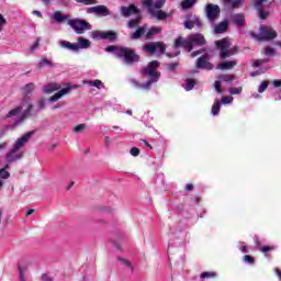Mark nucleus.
Here are the masks:
<instances>
[{
  "label": "nucleus",
  "mask_w": 281,
  "mask_h": 281,
  "mask_svg": "<svg viewBox=\"0 0 281 281\" xmlns=\"http://www.w3.org/2000/svg\"><path fill=\"white\" fill-rule=\"evenodd\" d=\"M33 106L34 105H32V101L30 100V97H25L22 100L20 106L14 108L13 110H10L5 114L4 120H8L9 122H12V120H13L14 126H19V124H21V122H23V120H25V117H27V115H30Z\"/></svg>",
  "instance_id": "1"
},
{
  "label": "nucleus",
  "mask_w": 281,
  "mask_h": 281,
  "mask_svg": "<svg viewBox=\"0 0 281 281\" xmlns=\"http://www.w3.org/2000/svg\"><path fill=\"white\" fill-rule=\"evenodd\" d=\"M159 68V61L154 60L150 61L146 68L143 69L144 76H148L149 80L146 83H139L137 81H133V85L137 89H150V85L158 82L159 78L161 77V74L157 71Z\"/></svg>",
  "instance_id": "2"
},
{
  "label": "nucleus",
  "mask_w": 281,
  "mask_h": 281,
  "mask_svg": "<svg viewBox=\"0 0 281 281\" xmlns=\"http://www.w3.org/2000/svg\"><path fill=\"white\" fill-rule=\"evenodd\" d=\"M32 135L34 132H29L23 134L20 138H18L13 145L11 151L7 155V161L12 164V161H16V159H22L25 151H23V147L32 139Z\"/></svg>",
  "instance_id": "3"
},
{
  "label": "nucleus",
  "mask_w": 281,
  "mask_h": 281,
  "mask_svg": "<svg viewBox=\"0 0 281 281\" xmlns=\"http://www.w3.org/2000/svg\"><path fill=\"white\" fill-rule=\"evenodd\" d=\"M105 52L115 54L117 58H123L127 64L137 63V60H139V56L135 54L133 49L127 47H117L111 45L105 48Z\"/></svg>",
  "instance_id": "4"
},
{
  "label": "nucleus",
  "mask_w": 281,
  "mask_h": 281,
  "mask_svg": "<svg viewBox=\"0 0 281 281\" xmlns=\"http://www.w3.org/2000/svg\"><path fill=\"white\" fill-rule=\"evenodd\" d=\"M194 45H205V37L202 34L190 35L187 40L183 37H178L175 42V47H183L188 52H192Z\"/></svg>",
  "instance_id": "5"
},
{
  "label": "nucleus",
  "mask_w": 281,
  "mask_h": 281,
  "mask_svg": "<svg viewBox=\"0 0 281 281\" xmlns=\"http://www.w3.org/2000/svg\"><path fill=\"white\" fill-rule=\"evenodd\" d=\"M143 3L148 8L149 14L155 19H158V21H164V19L168 18V13L161 11V8L166 5V0H144Z\"/></svg>",
  "instance_id": "6"
},
{
  "label": "nucleus",
  "mask_w": 281,
  "mask_h": 281,
  "mask_svg": "<svg viewBox=\"0 0 281 281\" xmlns=\"http://www.w3.org/2000/svg\"><path fill=\"white\" fill-rule=\"evenodd\" d=\"M215 44L220 49L221 58H229L231 56H234V54H238V46L232 47V42L227 38L217 41Z\"/></svg>",
  "instance_id": "7"
},
{
  "label": "nucleus",
  "mask_w": 281,
  "mask_h": 281,
  "mask_svg": "<svg viewBox=\"0 0 281 281\" xmlns=\"http://www.w3.org/2000/svg\"><path fill=\"white\" fill-rule=\"evenodd\" d=\"M59 45L64 47V49H69V52H80V49H89V47H91V41L79 37L77 43L60 41Z\"/></svg>",
  "instance_id": "8"
},
{
  "label": "nucleus",
  "mask_w": 281,
  "mask_h": 281,
  "mask_svg": "<svg viewBox=\"0 0 281 281\" xmlns=\"http://www.w3.org/2000/svg\"><path fill=\"white\" fill-rule=\"evenodd\" d=\"M161 33V27L159 26H154L151 29H149L146 32V26H140L136 30L135 33H133L131 35V38H133L134 41H137V38H140L142 36H144L145 34V38H150L151 36H157V34Z\"/></svg>",
  "instance_id": "9"
},
{
  "label": "nucleus",
  "mask_w": 281,
  "mask_h": 281,
  "mask_svg": "<svg viewBox=\"0 0 281 281\" xmlns=\"http://www.w3.org/2000/svg\"><path fill=\"white\" fill-rule=\"evenodd\" d=\"M252 37L256 38V41H273V38L278 37V33L276 30L271 29V26L261 25L259 35L252 34Z\"/></svg>",
  "instance_id": "10"
},
{
  "label": "nucleus",
  "mask_w": 281,
  "mask_h": 281,
  "mask_svg": "<svg viewBox=\"0 0 281 281\" xmlns=\"http://www.w3.org/2000/svg\"><path fill=\"white\" fill-rule=\"evenodd\" d=\"M68 25H70V27H72V30L77 34H85V32H87V30H91V24H89L87 21L80 20V19L68 20Z\"/></svg>",
  "instance_id": "11"
},
{
  "label": "nucleus",
  "mask_w": 281,
  "mask_h": 281,
  "mask_svg": "<svg viewBox=\"0 0 281 281\" xmlns=\"http://www.w3.org/2000/svg\"><path fill=\"white\" fill-rule=\"evenodd\" d=\"M91 38H93L94 41H102V40L115 41V38H117V33L113 31H108V32L93 31L91 33Z\"/></svg>",
  "instance_id": "12"
},
{
  "label": "nucleus",
  "mask_w": 281,
  "mask_h": 281,
  "mask_svg": "<svg viewBox=\"0 0 281 281\" xmlns=\"http://www.w3.org/2000/svg\"><path fill=\"white\" fill-rule=\"evenodd\" d=\"M145 52L148 54H164L166 52V45L160 42H151L144 46Z\"/></svg>",
  "instance_id": "13"
},
{
  "label": "nucleus",
  "mask_w": 281,
  "mask_h": 281,
  "mask_svg": "<svg viewBox=\"0 0 281 281\" xmlns=\"http://www.w3.org/2000/svg\"><path fill=\"white\" fill-rule=\"evenodd\" d=\"M206 16L211 23H214L215 19H218L221 16V8L216 4H207L206 9Z\"/></svg>",
  "instance_id": "14"
},
{
  "label": "nucleus",
  "mask_w": 281,
  "mask_h": 281,
  "mask_svg": "<svg viewBox=\"0 0 281 281\" xmlns=\"http://www.w3.org/2000/svg\"><path fill=\"white\" fill-rule=\"evenodd\" d=\"M88 14H97V16H109L111 11L105 5H97L87 9Z\"/></svg>",
  "instance_id": "15"
},
{
  "label": "nucleus",
  "mask_w": 281,
  "mask_h": 281,
  "mask_svg": "<svg viewBox=\"0 0 281 281\" xmlns=\"http://www.w3.org/2000/svg\"><path fill=\"white\" fill-rule=\"evenodd\" d=\"M71 89H74V87H66L64 89H60L59 91H57L54 95H52L48 99V102H58V100H61V98H65V95H68V93H70Z\"/></svg>",
  "instance_id": "16"
},
{
  "label": "nucleus",
  "mask_w": 281,
  "mask_h": 281,
  "mask_svg": "<svg viewBox=\"0 0 281 281\" xmlns=\"http://www.w3.org/2000/svg\"><path fill=\"white\" fill-rule=\"evenodd\" d=\"M265 3H267V0H254V8L258 11L260 19H267L269 16V12L262 10Z\"/></svg>",
  "instance_id": "17"
},
{
  "label": "nucleus",
  "mask_w": 281,
  "mask_h": 281,
  "mask_svg": "<svg viewBox=\"0 0 281 281\" xmlns=\"http://www.w3.org/2000/svg\"><path fill=\"white\" fill-rule=\"evenodd\" d=\"M209 60V55H202L196 61L198 69H212V64Z\"/></svg>",
  "instance_id": "18"
},
{
  "label": "nucleus",
  "mask_w": 281,
  "mask_h": 281,
  "mask_svg": "<svg viewBox=\"0 0 281 281\" xmlns=\"http://www.w3.org/2000/svg\"><path fill=\"white\" fill-rule=\"evenodd\" d=\"M61 86L57 82H49L43 87V93L52 94L55 93V91H60Z\"/></svg>",
  "instance_id": "19"
},
{
  "label": "nucleus",
  "mask_w": 281,
  "mask_h": 281,
  "mask_svg": "<svg viewBox=\"0 0 281 281\" xmlns=\"http://www.w3.org/2000/svg\"><path fill=\"white\" fill-rule=\"evenodd\" d=\"M56 23H65V21H71V15L69 14H63L60 11H55L53 15L50 16Z\"/></svg>",
  "instance_id": "20"
},
{
  "label": "nucleus",
  "mask_w": 281,
  "mask_h": 281,
  "mask_svg": "<svg viewBox=\"0 0 281 281\" xmlns=\"http://www.w3.org/2000/svg\"><path fill=\"white\" fill-rule=\"evenodd\" d=\"M238 65V60L234 59V60H226L223 63H220L217 65V69H221L222 71H227L229 69H234V67H236Z\"/></svg>",
  "instance_id": "21"
},
{
  "label": "nucleus",
  "mask_w": 281,
  "mask_h": 281,
  "mask_svg": "<svg viewBox=\"0 0 281 281\" xmlns=\"http://www.w3.org/2000/svg\"><path fill=\"white\" fill-rule=\"evenodd\" d=\"M27 269H30L29 261H22V263L19 265V280L20 281H26L25 273H27Z\"/></svg>",
  "instance_id": "22"
},
{
  "label": "nucleus",
  "mask_w": 281,
  "mask_h": 281,
  "mask_svg": "<svg viewBox=\"0 0 281 281\" xmlns=\"http://www.w3.org/2000/svg\"><path fill=\"white\" fill-rule=\"evenodd\" d=\"M121 13L123 14V16H131V14H139V10L136 9V7L132 4L128 8L122 7Z\"/></svg>",
  "instance_id": "23"
},
{
  "label": "nucleus",
  "mask_w": 281,
  "mask_h": 281,
  "mask_svg": "<svg viewBox=\"0 0 281 281\" xmlns=\"http://www.w3.org/2000/svg\"><path fill=\"white\" fill-rule=\"evenodd\" d=\"M233 23H235V25H238V27H240L241 25H245V15L240 13L234 14Z\"/></svg>",
  "instance_id": "24"
},
{
  "label": "nucleus",
  "mask_w": 281,
  "mask_h": 281,
  "mask_svg": "<svg viewBox=\"0 0 281 281\" xmlns=\"http://www.w3.org/2000/svg\"><path fill=\"white\" fill-rule=\"evenodd\" d=\"M83 85H89V87H95L97 89H104V83L100 81L99 79H95L93 81L86 80L83 81Z\"/></svg>",
  "instance_id": "25"
},
{
  "label": "nucleus",
  "mask_w": 281,
  "mask_h": 281,
  "mask_svg": "<svg viewBox=\"0 0 281 281\" xmlns=\"http://www.w3.org/2000/svg\"><path fill=\"white\" fill-rule=\"evenodd\" d=\"M194 25L201 26V21L196 18H194L192 21L184 22V27L187 30H192V27H194Z\"/></svg>",
  "instance_id": "26"
},
{
  "label": "nucleus",
  "mask_w": 281,
  "mask_h": 281,
  "mask_svg": "<svg viewBox=\"0 0 281 281\" xmlns=\"http://www.w3.org/2000/svg\"><path fill=\"white\" fill-rule=\"evenodd\" d=\"M227 30V22H222L214 26L215 34H223Z\"/></svg>",
  "instance_id": "27"
},
{
  "label": "nucleus",
  "mask_w": 281,
  "mask_h": 281,
  "mask_svg": "<svg viewBox=\"0 0 281 281\" xmlns=\"http://www.w3.org/2000/svg\"><path fill=\"white\" fill-rule=\"evenodd\" d=\"M211 113L212 115H218L221 113V101L218 99L214 101Z\"/></svg>",
  "instance_id": "28"
},
{
  "label": "nucleus",
  "mask_w": 281,
  "mask_h": 281,
  "mask_svg": "<svg viewBox=\"0 0 281 281\" xmlns=\"http://www.w3.org/2000/svg\"><path fill=\"white\" fill-rule=\"evenodd\" d=\"M247 0H232L228 3H231V8L233 10H237L238 8H243L245 5Z\"/></svg>",
  "instance_id": "29"
},
{
  "label": "nucleus",
  "mask_w": 281,
  "mask_h": 281,
  "mask_svg": "<svg viewBox=\"0 0 281 281\" xmlns=\"http://www.w3.org/2000/svg\"><path fill=\"white\" fill-rule=\"evenodd\" d=\"M194 3H196V0H182L181 8L182 10H190Z\"/></svg>",
  "instance_id": "30"
},
{
  "label": "nucleus",
  "mask_w": 281,
  "mask_h": 281,
  "mask_svg": "<svg viewBox=\"0 0 281 281\" xmlns=\"http://www.w3.org/2000/svg\"><path fill=\"white\" fill-rule=\"evenodd\" d=\"M10 177V172H8L5 169L0 170V190L3 188V179H8Z\"/></svg>",
  "instance_id": "31"
},
{
  "label": "nucleus",
  "mask_w": 281,
  "mask_h": 281,
  "mask_svg": "<svg viewBox=\"0 0 281 281\" xmlns=\"http://www.w3.org/2000/svg\"><path fill=\"white\" fill-rule=\"evenodd\" d=\"M194 85H196V81H194V79H187L184 86L186 91H192V89H194Z\"/></svg>",
  "instance_id": "32"
},
{
  "label": "nucleus",
  "mask_w": 281,
  "mask_h": 281,
  "mask_svg": "<svg viewBox=\"0 0 281 281\" xmlns=\"http://www.w3.org/2000/svg\"><path fill=\"white\" fill-rule=\"evenodd\" d=\"M268 88H269V81H268V80H263V81L259 85V87H258V93H265Z\"/></svg>",
  "instance_id": "33"
},
{
  "label": "nucleus",
  "mask_w": 281,
  "mask_h": 281,
  "mask_svg": "<svg viewBox=\"0 0 281 281\" xmlns=\"http://www.w3.org/2000/svg\"><path fill=\"white\" fill-rule=\"evenodd\" d=\"M85 131H87V124H79L74 127V133H76V135H80V133H85Z\"/></svg>",
  "instance_id": "34"
},
{
  "label": "nucleus",
  "mask_w": 281,
  "mask_h": 281,
  "mask_svg": "<svg viewBox=\"0 0 281 281\" xmlns=\"http://www.w3.org/2000/svg\"><path fill=\"white\" fill-rule=\"evenodd\" d=\"M228 93H231V95H240V93H243V87L229 88Z\"/></svg>",
  "instance_id": "35"
},
{
  "label": "nucleus",
  "mask_w": 281,
  "mask_h": 281,
  "mask_svg": "<svg viewBox=\"0 0 281 281\" xmlns=\"http://www.w3.org/2000/svg\"><path fill=\"white\" fill-rule=\"evenodd\" d=\"M220 80H222L223 82H232L235 80V77L234 75H221Z\"/></svg>",
  "instance_id": "36"
},
{
  "label": "nucleus",
  "mask_w": 281,
  "mask_h": 281,
  "mask_svg": "<svg viewBox=\"0 0 281 281\" xmlns=\"http://www.w3.org/2000/svg\"><path fill=\"white\" fill-rule=\"evenodd\" d=\"M265 55L266 56H276V48H273L271 46H267L265 48Z\"/></svg>",
  "instance_id": "37"
},
{
  "label": "nucleus",
  "mask_w": 281,
  "mask_h": 281,
  "mask_svg": "<svg viewBox=\"0 0 281 281\" xmlns=\"http://www.w3.org/2000/svg\"><path fill=\"white\" fill-rule=\"evenodd\" d=\"M34 89H35L34 83H27V85L23 88V91H24V93H32V91H34Z\"/></svg>",
  "instance_id": "38"
},
{
  "label": "nucleus",
  "mask_w": 281,
  "mask_h": 281,
  "mask_svg": "<svg viewBox=\"0 0 281 281\" xmlns=\"http://www.w3.org/2000/svg\"><path fill=\"white\" fill-rule=\"evenodd\" d=\"M239 249L243 254H249V247L245 243H239Z\"/></svg>",
  "instance_id": "39"
},
{
  "label": "nucleus",
  "mask_w": 281,
  "mask_h": 281,
  "mask_svg": "<svg viewBox=\"0 0 281 281\" xmlns=\"http://www.w3.org/2000/svg\"><path fill=\"white\" fill-rule=\"evenodd\" d=\"M234 102V97H223L222 104H232Z\"/></svg>",
  "instance_id": "40"
},
{
  "label": "nucleus",
  "mask_w": 281,
  "mask_h": 281,
  "mask_svg": "<svg viewBox=\"0 0 281 281\" xmlns=\"http://www.w3.org/2000/svg\"><path fill=\"white\" fill-rule=\"evenodd\" d=\"M77 3H83L85 5H93L95 0H75Z\"/></svg>",
  "instance_id": "41"
},
{
  "label": "nucleus",
  "mask_w": 281,
  "mask_h": 281,
  "mask_svg": "<svg viewBox=\"0 0 281 281\" xmlns=\"http://www.w3.org/2000/svg\"><path fill=\"white\" fill-rule=\"evenodd\" d=\"M201 278L202 280H205V278H216V274L214 272H203Z\"/></svg>",
  "instance_id": "42"
},
{
  "label": "nucleus",
  "mask_w": 281,
  "mask_h": 281,
  "mask_svg": "<svg viewBox=\"0 0 281 281\" xmlns=\"http://www.w3.org/2000/svg\"><path fill=\"white\" fill-rule=\"evenodd\" d=\"M8 24V20L0 13V32L3 30V26Z\"/></svg>",
  "instance_id": "43"
},
{
  "label": "nucleus",
  "mask_w": 281,
  "mask_h": 281,
  "mask_svg": "<svg viewBox=\"0 0 281 281\" xmlns=\"http://www.w3.org/2000/svg\"><path fill=\"white\" fill-rule=\"evenodd\" d=\"M45 104H46L45 99H41V100L37 102V109H38V111H43V109H45Z\"/></svg>",
  "instance_id": "44"
},
{
  "label": "nucleus",
  "mask_w": 281,
  "mask_h": 281,
  "mask_svg": "<svg viewBox=\"0 0 281 281\" xmlns=\"http://www.w3.org/2000/svg\"><path fill=\"white\" fill-rule=\"evenodd\" d=\"M273 249H276L273 246H263L260 248V251H262V254H267V251H273Z\"/></svg>",
  "instance_id": "45"
},
{
  "label": "nucleus",
  "mask_w": 281,
  "mask_h": 281,
  "mask_svg": "<svg viewBox=\"0 0 281 281\" xmlns=\"http://www.w3.org/2000/svg\"><path fill=\"white\" fill-rule=\"evenodd\" d=\"M244 262H247L248 265H254V257L249 255L244 256Z\"/></svg>",
  "instance_id": "46"
},
{
  "label": "nucleus",
  "mask_w": 281,
  "mask_h": 281,
  "mask_svg": "<svg viewBox=\"0 0 281 281\" xmlns=\"http://www.w3.org/2000/svg\"><path fill=\"white\" fill-rule=\"evenodd\" d=\"M40 67H45V65H52V61L47 58H44L40 61Z\"/></svg>",
  "instance_id": "47"
},
{
  "label": "nucleus",
  "mask_w": 281,
  "mask_h": 281,
  "mask_svg": "<svg viewBox=\"0 0 281 281\" xmlns=\"http://www.w3.org/2000/svg\"><path fill=\"white\" fill-rule=\"evenodd\" d=\"M138 21H139V18L131 20L127 24V27H135V25H137Z\"/></svg>",
  "instance_id": "48"
},
{
  "label": "nucleus",
  "mask_w": 281,
  "mask_h": 281,
  "mask_svg": "<svg viewBox=\"0 0 281 281\" xmlns=\"http://www.w3.org/2000/svg\"><path fill=\"white\" fill-rule=\"evenodd\" d=\"M131 155H132L133 157H138V156H139V148L133 147V148L131 149Z\"/></svg>",
  "instance_id": "49"
},
{
  "label": "nucleus",
  "mask_w": 281,
  "mask_h": 281,
  "mask_svg": "<svg viewBox=\"0 0 281 281\" xmlns=\"http://www.w3.org/2000/svg\"><path fill=\"white\" fill-rule=\"evenodd\" d=\"M214 88L217 93H223V90L221 89V81H215Z\"/></svg>",
  "instance_id": "50"
},
{
  "label": "nucleus",
  "mask_w": 281,
  "mask_h": 281,
  "mask_svg": "<svg viewBox=\"0 0 281 281\" xmlns=\"http://www.w3.org/2000/svg\"><path fill=\"white\" fill-rule=\"evenodd\" d=\"M260 65H265V60L263 59H257L252 64L254 67H260Z\"/></svg>",
  "instance_id": "51"
},
{
  "label": "nucleus",
  "mask_w": 281,
  "mask_h": 281,
  "mask_svg": "<svg viewBox=\"0 0 281 281\" xmlns=\"http://www.w3.org/2000/svg\"><path fill=\"white\" fill-rule=\"evenodd\" d=\"M122 265H124L125 267H130L131 270H133V267L131 266V261L126 260V259H121Z\"/></svg>",
  "instance_id": "52"
},
{
  "label": "nucleus",
  "mask_w": 281,
  "mask_h": 281,
  "mask_svg": "<svg viewBox=\"0 0 281 281\" xmlns=\"http://www.w3.org/2000/svg\"><path fill=\"white\" fill-rule=\"evenodd\" d=\"M42 281H54L49 276L43 274L42 276Z\"/></svg>",
  "instance_id": "53"
},
{
  "label": "nucleus",
  "mask_w": 281,
  "mask_h": 281,
  "mask_svg": "<svg viewBox=\"0 0 281 281\" xmlns=\"http://www.w3.org/2000/svg\"><path fill=\"white\" fill-rule=\"evenodd\" d=\"M273 87H281V80H273L272 81Z\"/></svg>",
  "instance_id": "54"
},
{
  "label": "nucleus",
  "mask_w": 281,
  "mask_h": 281,
  "mask_svg": "<svg viewBox=\"0 0 281 281\" xmlns=\"http://www.w3.org/2000/svg\"><path fill=\"white\" fill-rule=\"evenodd\" d=\"M194 186L192 183H189L186 186V190L190 191L193 190Z\"/></svg>",
  "instance_id": "55"
},
{
  "label": "nucleus",
  "mask_w": 281,
  "mask_h": 281,
  "mask_svg": "<svg viewBox=\"0 0 281 281\" xmlns=\"http://www.w3.org/2000/svg\"><path fill=\"white\" fill-rule=\"evenodd\" d=\"M199 54H201V50L191 53V56H192V58H196V56H199Z\"/></svg>",
  "instance_id": "56"
},
{
  "label": "nucleus",
  "mask_w": 281,
  "mask_h": 281,
  "mask_svg": "<svg viewBox=\"0 0 281 281\" xmlns=\"http://www.w3.org/2000/svg\"><path fill=\"white\" fill-rule=\"evenodd\" d=\"M38 48V41L34 43V45L31 47V49L34 52V49Z\"/></svg>",
  "instance_id": "57"
},
{
  "label": "nucleus",
  "mask_w": 281,
  "mask_h": 281,
  "mask_svg": "<svg viewBox=\"0 0 281 281\" xmlns=\"http://www.w3.org/2000/svg\"><path fill=\"white\" fill-rule=\"evenodd\" d=\"M105 144H106L108 146L111 145V138H110L109 136H105Z\"/></svg>",
  "instance_id": "58"
},
{
  "label": "nucleus",
  "mask_w": 281,
  "mask_h": 281,
  "mask_svg": "<svg viewBox=\"0 0 281 281\" xmlns=\"http://www.w3.org/2000/svg\"><path fill=\"white\" fill-rule=\"evenodd\" d=\"M33 14L35 16H43V13H41V11H33Z\"/></svg>",
  "instance_id": "59"
},
{
  "label": "nucleus",
  "mask_w": 281,
  "mask_h": 281,
  "mask_svg": "<svg viewBox=\"0 0 281 281\" xmlns=\"http://www.w3.org/2000/svg\"><path fill=\"white\" fill-rule=\"evenodd\" d=\"M71 188H74V182H70V183L66 187V190H71Z\"/></svg>",
  "instance_id": "60"
},
{
  "label": "nucleus",
  "mask_w": 281,
  "mask_h": 281,
  "mask_svg": "<svg viewBox=\"0 0 281 281\" xmlns=\"http://www.w3.org/2000/svg\"><path fill=\"white\" fill-rule=\"evenodd\" d=\"M31 214H34V210L32 209L26 212V216H31Z\"/></svg>",
  "instance_id": "61"
},
{
  "label": "nucleus",
  "mask_w": 281,
  "mask_h": 281,
  "mask_svg": "<svg viewBox=\"0 0 281 281\" xmlns=\"http://www.w3.org/2000/svg\"><path fill=\"white\" fill-rule=\"evenodd\" d=\"M5 148V143L0 144V150H3Z\"/></svg>",
  "instance_id": "62"
},
{
  "label": "nucleus",
  "mask_w": 281,
  "mask_h": 281,
  "mask_svg": "<svg viewBox=\"0 0 281 281\" xmlns=\"http://www.w3.org/2000/svg\"><path fill=\"white\" fill-rule=\"evenodd\" d=\"M143 144H145V146L150 147V144H148V140H143Z\"/></svg>",
  "instance_id": "63"
},
{
  "label": "nucleus",
  "mask_w": 281,
  "mask_h": 281,
  "mask_svg": "<svg viewBox=\"0 0 281 281\" xmlns=\"http://www.w3.org/2000/svg\"><path fill=\"white\" fill-rule=\"evenodd\" d=\"M252 98L258 99V98H260V95L258 93H254Z\"/></svg>",
  "instance_id": "64"
}]
</instances>
